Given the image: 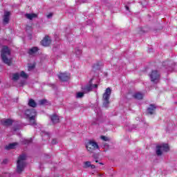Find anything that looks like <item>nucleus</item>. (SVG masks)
I'll use <instances>...</instances> for the list:
<instances>
[{"instance_id": "nucleus-1", "label": "nucleus", "mask_w": 177, "mask_h": 177, "mask_svg": "<svg viewBox=\"0 0 177 177\" xmlns=\"http://www.w3.org/2000/svg\"><path fill=\"white\" fill-rule=\"evenodd\" d=\"M1 57L2 62H4L5 64H7L8 66H10L12 64V55L9 47L6 46H3L1 51Z\"/></svg>"}, {"instance_id": "nucleus-2", "label": "nucleus", "mask_w": 177, "mask_h": 177, "mask_svg": "<svg viewBox=\"0 0 177 177\" xmlns=\"http://www.w3.org/2000/svg\"><path fill=\"white\" fill-rule=\"evenodd\" d=\"M26 158L27 156L25 154H22L19 156L17 162V172L18 174H21L24 171V168H26Z\"/></svg>"}, {"instance_id": "nucleus-3", "label": "nucleus", "mask_w": 177, "mask_h": 177, "mask_svg": "<svg viewBox=\"0 0 177 177\" xmlns=\"http://www.w3.org/2000/svg\"><path fill=\"white\" fill-rule=\"evenodd\" d=\"M25 115L28 118L30 125H36L35 118L37 117V111L35 109H27L25 111Z\"/></svg>"}, {"instance_id": "nucleus-4", "label": "nucleus", "mask_w": 177, "mask_h": 177, "mask_svg": "<svg viewBox=\"0 0 177 177\" xmlns=\"http://www.w3.org/2000/svg\"><path fill=\"white\" fill-rule=\"evenodd\" d=\"M86 149L88 153H95L96 150H99V145L93 140H90L86 144Z\"/></svg>"}, {"instance_id": "nucleus-5", "label": "nucleus", "mask_w": 177, "mask_h": 177, "mask_svg": "<svg viewBox=\"0 0 177 177\" xmlns=\"http://www.w3.org/2000/svg\"><path fill=\"white\" fill-rule=\"evenodd\" d=\"M111 95V88L108 87L103 94L102 100L104 107H109L110 104V96Z\"/></svg>"}, {"instance_id": "nucleus-6", "label": "nucleus", "mask_w": 177, "mask_h": 177, "mask_svg": "<svg viewBox=\"0 0 177 177\" xmlns=\"http://www.w3.org/2000/svg\"><path fill=\"white\" fill-rule=\"evenodd\" d=\"M169 151V146H168L167 144H162L156 147L157 156H161L162 154V151Z\"/></svg>"}, {"instance_id": "nucleus-7", "label": "nucleus", "mask_w": 177, "mask_h": 177, "mask_svg": "<svg viewBox=\"0 0 177 177\" xmlns=\"http://www.w3.org/2000/svg\"><path fill=\"white\" fill-rule=\"evenodd\" d=\"M149 77L152 82L157 83L160 80V73L157 71H152L151 73L149 75Z\"/></svg>"}, {"instance_id": "nucleus-8", "label": "nucleus", "mask_w": 177, "mask_h": 177, "mask_svg": "<svg viewBox=\"0 0 177 177\" xmlns=\"http://www.w3.org/2000/svg\"><path fill=\"white\" fill-rule=\"evenodd\" d=\"M95 88H97V84H92L90 83L86 86L82 87V89L85 93H88V92H91L92 89H95Z\"/></svg>"}, {"instance_id": "nucleus-9", "label": "nucleus", "mask_w": 177, "mask_h": 177, "mask_svg": "<svg viewBox=\"0 0 177 177\" xmlns=\"http://www.w3.org/2000/svg\"><path fill=\"white\" fill-rule=\"evenodd\" d=\"M58 78L62 81L63 82H66V81H68V80H70V75H68V73H60L58 75Z\"/></svg>"}, {"instance_id": "nucleus-10", "label": "nucleus", "mask_w": 177, "mask_h": 177, "mask_svg": "<svg viewBox=\"0 0 177 177\" xmlns=\"http://www.w3.org/2000/svg\"><path fill=\"white\" fill-rule=\"evenodd\" d=\"M51 42H52V40H50V37H49L48 36H46L41 41V45H43V46H49Z\"/></svg>"}, {"instance_id": "nucleus-11", "label": "nucleus", "mask_w": 177, "mask_h": 177, "mask_svg": "<svg viewBox=\"0 0 177 177\" xmlns=\"http://www.w3.org/2000/svg\"><path fill=\"white\" fill-rule=\"evenodd\" d=\"M1 122L4 127H10L13 124V120L11 119H3Z\"/></svg>"}, {"instance_id": "nucleus-12", "label": "nucleus", "mask_w": 177, "mask_h": 177, "mask_svg": "<svg viewBox=\"0 0 177 177\" xmlns=\"http://www.w3.org/2000/svg\"><path fill=\"white\" fill-rule=\"evenodd\" d=\"M9 16H10V12H6L4 13L3 19V24H4V26L9 23Z\"/></svg>"}, {"instance_id": "nucleus-13", "label": "nucleus", "mask_w": 177, "mask_h": 177, "mask_svg": "<svg viewBox=\"0 0 177 177\" xmlns=\"http://www.w3.org/2000/svg\"><path fill=\"white\" fill-rule=\"evenodd\" d=\"M50 120H51L53 124H57V123L60 122V118H59V116L56 114L51 115Z\"/></svg>"}, {"instance_id": "nucleus-14", "label": "nucleus", "mask_w": 177, "mask_h": 177, "mask_svg": "<svg viewBox=\"0 0 177 177\" xmlns=\"http://www.w3.org/2000/svg\"><path fill=\"white\" fill-rule=\"evenodd\" d=\"M156 109H157V106H156V105L151 104L149 107L147 109V111L149 114L152 115V114H154V111H156Z\"/></svg>"}, {"instance_id": "nucleus-15", "label": "nucleus", "mask_w": 177, "mask_h": 177, "mask_svg": "<svg viewBox=\"0 0 177 177\" xmlns=\"http://www.w3.org/2000/svg\"><path fill=\"white\" fill-rule=\"evenodd\" d=\"M19 143L17 142H13L11 144H9L8 145L6 146V150H10L12 149H15V147H16V146H18Z\"/></svg>"}, {"instance_id": "nucleus-16", "label": "nucleus", "mask_w": 177, "mask_h": 177, "mask_svg": "<svg viewBox=\"0 0 177 177\" xmlns=\"http://www.w3.org/2000/svg\"><path fill=\"white\" fill-rule=\"evenodd\" d=\"M28 106L30 107L35 109V107H37V102H35V100H34L33 99H30L28 101Z\"/></svg>"}, {"instance_id": "nucleus-17", "label": "nucleus", "mask_w": 177, "mask_h": 177, "mask_svg": "<svg viewBox=\"0 0 177 177\" xmlns=\"http://www.w3.org/2000/svg\"><path fill=\"white\" fill-rule=\"evenodd\" d=\"M133 98L137 99L138 100H141V99H143V94L141 93H136L133 95Z\"/></svg>"}, {"instance_id": "nucleus-18", "label": "nucleus", "mask_w": 177, "mask_h": 177, "mask_svg": "<svg viewBox=\"0 0 177 177\" xmlns=\"http://www.w3.org/2000/svg\"><path fill=\"white\" fill-rule=\"evenodd\" d=\"M25 17H26V19H28L29 20H32V19H35V17H37V14H26Z\"/></svg>"}, {"instance_id": "nucleus-19", "label": "nucleus", "mask_w": 177, "mask_h": 177, "mask_svg": "<svg viewBox=\"0 0 177 177\" xmlns=\"http://www.w3.org/2000/svg\"><path fill=\"white\" fill-rule=\"evenodd\" d=\"M38 52V47H32L29 50V55H34V53H37Z\"/></svg>"}, {"instance_id": "nucleus-20", "label": "nucleus", "mask_w": 177, "mask_h": 177, "mask_svg": "<svg viewBox=\"0 0 177 177\" xmlns=\"http://www.w3.org/2000/svg\"><path fill=\"white\" fill-rule=\"evenodd\" d=\"M20 78V73H15L12 74V80L13 81H17Z\"/></svg>"}, {"instance_id": "nucleus-21", "label": "nucleus", "mask_w": 177, "mask_h": 177, "mask_svg": "<svg viewBox=\"0 0 177 177\" xmlns=\"http://www.w3.org/2000/svg\"><path fill=\"white\" fill-rule=\"evenodd\" d=\"M19 77L26 80V78H28V75H27V73H26V72L24 71H21V73H19Z\"/></svg>"}, {"instance_id": "nucleus-22", "label": "nucleus", "mask_w": 177, "mask_h": 177, "mask_svg": "<svg viewBox=\"0 0 177 177\" xmlns=\"http://www.w3.org/2000/svg\"><path fill=\"white\" fill-rule=\"evenodd\" d=\"M32 142V139H29V140H27V139H24L22 140V143L24 145H28V143H31Z\"/></svg>"}, {"instance_id": "nucleus-23", "label": "nucleus", "mask_w": 177, "mask_h": 177, "mask_svg": "<svg viewBox=\"0 0 177 177\" xmlns=\"http://www.w3.org/2000/svg\"><path fill=\"white\" fill-rule=\"evenodd\" d=\"M76 97H77V98L84 97V93H82V92L77 93L76 95Z\"/></svg>"}, {"instance_id": "nucleus-24", "label": "nucleus", "mask_w": 177, "mask_h": 177, "mask_svg": "<svg viewBox=\"0 0 177 177\" xmlns=\"http://www.w3.org/2000/svg\"><path fill=\"white\" fill-rule=\"evenodd\" d=\"M101 139L102 140H104V142H109V140H110V139L109 138V137H106L104 136H101Z\"/></svg>"}, {"instance_id": "nucleus-25", "label": "nucleus", "mask_w": 177, "mask_h": 177, "mask_svg": "<svg viewBox=\"0 0 177 177\" xmlns=\"http://www.w3.org/2000/svg\"><path fill=\"white\" fill-rule=\"evenodd\" d=\"M75 53L77 56H80V55H81V53H82V51L79 48H76Z\"/></svg>"}, {"instance_id": "nucleus-26", "label": "nucleus", "mask_w": 177, "mask_h": 177, "mask_svg": "<svg viewBox=\"0 0 177 177\" xmlns=\"http://www.w3.org/2000/svg\"><path fill=\"white\" fill-rule=\"evenodd\" d=\"M91 162L90 161H86L84 162L85 168H89L91 167Z\"/></svg>"}, {"instance_id": "nucleus-27", "label": "nucleus", "mask_w": 177, "mask_h": 177, "mask_svg": "<svg viewBox=\"0 0 177 177\" xmlns=\"http://www.w3.org/2000/svg\"><path fill=\"white\" fill-rule=\"evenodd\" d=\"M35 68V65H29L28 66V71H32Z\"/></svg>"}, {"instance_id": "nucleus-28", "label": "nucleus", "mask_w": 177, "mask_h": 177, "mask_svg": "<svg viewBox=\"0 0 177 177\" xmlns=\"http://www.w3.org/2000/svg\"><path fill=\"white\" fill-rule=\"evenodd\" d=\"M51 145H57V139L54 138L51 142Z\"/></svg>"}, {"instance_id": "nucleus-29", "label": "nucleus", "mask_w": 177, "mask_h": 177, "mask_svg": "<svg viewBox=\"0 0 177 177\" xmlns=\"http://www.w3.org/2000/svg\"><path fill=\"white\" fill-rule=\"evenodd\" d=\"M46 103V100H41L39 101V104H45Z\"/></svg>"}, {"instance_id": "nucleus-30", "label": "nucleus", "mask_w": 177, "mask_h": 177, "mask_svg": "<svg viewBox=\"0 0 177 177\" xmlns=\"http://www.w3.org/2000/svg\"><path fill=\"white\" fill-rule=\"evenodd\" d=\"M53 16V13L50 12L47 15V19H50Z\"/></svg>"}, {"instance_id": "nucleus-31", "label": "nucleus", "mask_w": 177, "mask_h": 177, "mask_svg": "<svg viewBox=\"0 0 177 177\" xmlns=\"http://www.w3.org/2000/svg\"><path fill=\"white\" fill-rule=\"evenodd\" d=\"M99 124L98 120H96V122H92V125H96V124Z\"/></svg>"}, {"instance_id": "nucleus-32", "label": "nucleus", "mask_w": 177, "mask_h": 177, "mask_svg": "<svg viewBox=\"0 0 177 177\" xmlns=\"http://www.w3.org/2000/svg\"><path fill=\"white\" fill-rule=\"evenodd\" d=\"M91 169H95V168H96V166H95V165H91Z\"/></svg>"}, {"instance_id": "nucleus-33", "label": "nucleus", "mask_w": 177, "mask_h": 177, "mask_svg": "<svg viewBox=\"0 0 177 177\" xmlns=\"http://www.w3.org/2000/svg\"><path fill=\"white\" fill-rule=\"evenodd\" d=\"M7 162H8V160L6 159L3 161V164H6Z\"/></svg>"}, {"instance_id": "nucleus-34", "label": "nucleus", "mask_w": 177, "mask_h": 177, "mask_svg": "<svg viewBox=\"0 0 177 177\" xmlns=\"http://www.w3.org/2000/svg\"><path fill=\"white\" fill-rule=\"evenodd\" d=\"M125 8H126V10H129V7H128L127 6H126Z\"/></svg>"}, {"instance_id": "nucleus-35", "label": "nucleus", "mask_w": 177, "mask_h": 177, "mask_svg": "<svg viewBox=\"0 0 177 177\" xmlns=\"http://www.w3.org/2000/svg\"><path fill=\"white\" fill-rule=\"evenodd\" d=\"M93 158H97V157H96V155H94V156H93Z\"/></svg>"}, {"instance_id": "nucleus-36", "label": "nucleus", "mask_w": 177, "mask_h": 177, "mask_svg": "<svg viewBox=\"0 0 177 177\" xmlns=\"http://www.w3.org/2000/svg\"><path fill=\"white\" fill-rule=\"evenodd\" d=\"M45 135H47L48 136H49V133H45Z\"/></svg>"}, {"instance_id": "nucleus-37", "label": "nucleus", "mask_w": 177, "mask_h": 177, "mask_svg": "<svg viewBox=\"0 0 177 177\" xmlns=\"http://www.w3.org/2000/svg\"><path fill=\"white\" fill-rule=\"evenodd\" d=\"M95 162H99V160H95Z\"/></svg>"}, {"instance_id": "nucleus-38", "label": "nucleus", "mask_w": 177, "mask_h": 177, "mask_svg": "<svg viewBox=\"0 0 177 177\" xmlns=\"http://www.w3.org/2000/svg\"><path fill=\"white\" fill-rule=\"evenodd\" d=\"M100 165H103V163H102V162H100Z\"/></svg>"}, {"instance_id": "nucleus-39", "label": "nucleus", "mask_w": 177, "mask_h": 177, "mask_svg": "<svg viewBox=\"0 0 177 177\" xmlns=\"http://www.w3.org/2000/svg\"><path fill=\"white\" fill-rule=\"evenodd\" d=\"M82 2H83V3H85V1H82Z\"/></svg>"}]
</instances>
